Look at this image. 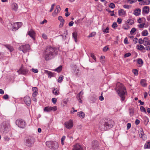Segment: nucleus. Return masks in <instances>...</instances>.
Instances as JSON below:
<instances>
[{"instance_id": "nucleus-15", "label": "nucleus", "mask_w": 150, "mask_h": 150, "mask_svg": "<svg viewBox=\"0 0 150 150\" xmlns=\"http://www.w3.org/2000/svg\"><path fill=\"white\" fill-rule=\"evenodd\" d=\"M139 137L142 138L144 140L146 139V136L144 134L143 130L142 129H141L139 131Z\"/></svg>"}, {"instance_id": "nucleus-35", "label": "nucleus", "mask_w": 150, "mask_h": 150, "mask_svg": "<svg viewBox=\"0 0 150 150\" xmlns=\"http://www.w3.org/2000/svg\"><path fill=\"white\" fill-rule=\"evenodd\" d=\"M137 49L139 50H142L143 49H145V48L144 47L141 45H138L137 47Z\"/></svg>"}, {"instance_id": "nucleus-42", "label": "nucleus", "mask_w": 150, "mask_h": 150, "mask_svg": "<svg viewBox=\"0 0 150 150\" xmlns=\"http://www.w3.org/2000/svg\"><path fill=\"white\" fill-rule=\"evenodd\" d=\"M137 62L139 64H142L143 63V62L141 59H138Z\"/></svg>"}, {"instance_id": "nucleus-50", "label": "nucleus", "mask_w": 150, "mask_h": 150, "mask_svg": "<svg viewBox=\"0 0 150 150\" xmlns=\"http://www.w3.org/2000/svg\"><path fill=\"white\" fill-rule=\"evenodd\" d=\"M115 7V5L113 3H111L109 5V7L112 8H114Z\"/></svg>"}, {"instance_id": "nucleus-19", "label": "nucleus", "mask_w": 150, "mask_h": 150, "mask_svg": "<svg viewBox=\"0 0 150 150\" xmlns=\"http://www.w3.org/2000/svg\"><path fill=\"white\" fill-rule=\"evenodd\" d=\"M28 34L30 35L33 40L35 39V33L34 31L32 30L29 31L28 33Z\"/></svg>"}, {"instance_id": "nucleus-34", "label": "nucleus", "mask_w": 150, "mask_h": 150, "mask_svg": "<svg viewBox=\"0 0 150 150\" xmlns=\"http://www.w3.org/2000/svg\"><path fill=\"white\" fill-rule=\"evenodd\" d=\"M62 69V66H60L56 69H54V71H57L58 72H60Z\"/></svg>"}, {"instance_id": "nucleus-31", "label": "nucleus", "mask_w": 150, "mask_h": 150, "mask_svg": "<svg viewBox=\"0 0 150 150\" xmlns=\"http://www.w3.org/2000/svg\"><path fill=\"white\" fill-rule=\"evenodd\" d=\"M143 41V44L144 45L146 46V45H148V43H149V40L147 38H144Z\"/></svg>"}, {"instance_id": "nucleus-62", "label": "nucleus", "mask_w": 150, "mask_h": 150, "mask_svg": "<svg viewBox=\"0 0 150 150\" xmlns=\"http://www.w3.org/2000/svg\"><path fill=\"white\" fill-rule=\"evenodd\" d=\"M3 98L5 100H6L8 98V96L7 94L4 95L3 97Z\"/></svg>"}, {"instance_id": "nucleus-6", "label": "nucleus", "mask_w": 150, "mask_h": 150, "mask_svg": "<svg viewBox=\"0 0 150 150\" xmlns=\"http://www.w3.org/2000/svg\"><path fill=\"white\" fill-rule=\"evenodd\" d=\"M9 125H7L5 122H3L1 125L0 130L3 133H6L9 131Z\"/></svg>"}, {"instance_id": "nucleus-51", "label": "nucleus", "mask_w": 150, "mask_h": 150, "mask_svg": "<svg viewBox=\"0 0 150 150\" xmlns=\"http://www.w3.org/2000/svg\"><path fill=\"white\" fill-rule=\"evenodd\" d=\"M66 137L65 136H63L61 138V144H62L63 145L64 144V139H65Z\"/></svg>"}, {"instance_id": "nucleus-8", "label": "nucleus", "mask_w": 150, "mask_h": 150, "mask_svg": "<svg viewBox=\"0 0 150 150\" xmlns=\"http://www.w3.org/2000/svg\"><path fill=\"white\" fill-rule=\"evenodd\" d=\"M105 123L108 128V129L112 128L114 124V122L112 120H108L107 122H105Z\"/></svg>"}, {"instance_id": "nucleus-60", "label": "nucleus", "mask_w": 150, "mask_h": 150, "mask_svg": "<svg viewBox=\"0 0 150 150\" xmlns=\"http://www.w3.org/2000/svg\"><path fill=\"white\" fill-rule=\"evenodd\" d=\"M138 42L139 44H143V40L142 38H140L138 40Z\"/></svg>"}, {"instance_id": "nucleus-16", "label": "nucleus", "mask_w": 150, "mask_h": 150, "mask_svg": "<svg viewBox=\"0 0 150 150\" xmlns=\"http://www.w3.org/2000/svg\"><path fill=\"white\" fill-rule=\"evenodd\" d=\"M72 150H83L82 147L79 144H76L74 146Z\"/></svg>"}, {"instance_id": "nucleus-17", "label": "nucleus", "mask_w": 150, "mask_h": 150, "mask_svg": "<svg viewBox=\"0 0 150 150\" xmlns=\"http://www.w3.org/2000/svg\"><path fill=\"white\" fill-rule=\"evenodd\" d=\"M99 144L98 142L95 141L92 143V148L93 149H96L98 146Z\"/></svg>"}, {"instance_id": "nucleus-47", "label": "nucleus", "mask_w": 150, "mask_h": 150, "mask_svg": "<svg viewBox=\"0 0 150 150\" xmlns=\"http://www.w3.org/2000/svg\"><path fill=\"white\" fill-rule=\"evenodd\" d=\"M96 34V33L95 32H93L90 33L88 36V37L89 38L95 36Z\"/></svg>"}, {"instance_id": "nucleus-59", "label": "nucleus", "mask_w": 150, "mask_h": 150, "mask_svg": "<svg viewBox=\"0 0 150 150\" xmlns=\"http://www.w3.org/2000/svg\"><path fill=\"white\" fill-rule=\"evenodd\" d=\"M131 127V124L130 123H129L127 124V129H129Z\"/></svg>"}, {"instance_id": "nucleus-24", "label": "nucleus", "mask_w": 150, "mask_h": 150, "mask_svg": "<svg viewBox=\"0 0 150 150\" xmlns=\"http://www.w3.org/2000/svg\"><path fill=\"white\" fill-rule=\"evenodd\" d=\"M149 8L148 6H145L143 8L142 12L146 14H148L149 13Z\"/></svg>"}, {"instance_id": "nucleus-56", "label": "nucleus", "mask_w": 150, "mask_h": 150, "mask_svg": "<svg viewBox=\"0 0 150 150\" xmlns=\"http://www.w3.org/2000/svg\"><path fill=\"white\" fill-rule=\"evenodd\" d=\"M52 103L55 104L57 102V100L55 98H52Z\"/></svg>"}, {"instance_id": "nucleus-23", "label": "nucleus", "mask_w": 150, "mask_h": 150, "mask_svg": "<svg viewBox=\"0 0 150 150\" xmlns=\"http://www.w3.org/2000/svg\"><path fill=\"white\" fill-rule=\"evenodd\" d=\"M12 8L13 10L15 11H17L18 8V6L17 4L15 3H12L11 5Z\"/></svg>"}, {"instance_id": "nucleus-41", "label": "nucleus", "mask_w": 150, "mask_h": 150, "mask_svg": "<svg viewBox=\"0 0 150 150\" xmlns=\"http://www.w3.org/2000/svg\"><path fill=\"white\" fill-rule=\"evenodd\" d=\"M73 37L74 39H77V33L76 32H74L72 34Z\"/></svg>"}, {"instance_id": "nucleus-48", "label": "nucleus", "mask_w": 150, "mask_h": 150, "mask_svg": "<svg viewBox=\"0 0 150 150\" xmlns=\"http://www.w3.org/2000/svg\"><path fill=\"white\" fill-rule=\"evenodd\" d=\"M50 109L51 111H55L57 110V107L56 106L53 107H50Z\"/></svg>"}, {"instance_id": "nucleus-43", "label": "nucleus", "mask_w": 150, "mask_h": 150, "mask_svg": "<svg viewBox=\"0 0 150 150\" xmlns=\"http://www.w3.org/2000/svg\"><path fill=\"white\" fill-rule=\"evenodd\" d=\"M136 30V29L134 28H132L130 31V33L131 34H132L134 33Z\"/></svg>"}, {"instance_id": "nucleus-10", "label": "nucleus", "mask_w": 150, "mask_h": 150, "mask_svg": "<svg viewBox=\"0 0 150 150\" xmlns=\"http://www.w3.org/2000/svg\"><path fill=\"white\" fill-rule=\"evenodd\" d=\"M22 23L21 22H17L14 23L13 24V28L12 30L13 31L18 29L22 25Z\"/></svg>"}, {"instance_id": "nucleus-18", "label": "nucleus", "mask_w": 150, "mask_h": 150, "mask_svg": "<svg viewBox=\"0 0 150 150\" xmlns=\"http://www.w3.org/2000/svg\"><path fill=\"white\" fill-rule=\"evenodd\" d=\"M99 129L101 131H105L108 129V128L105 125V124L104 123L103 125L100 124L99 125Z\"/></svg>"}, {"instance_id": "nucleus-27", "label": "nucleus", "mask_w": 150, "mask_h": 150, "mask_svg": "<svg viewBox=\"0 0 150 150\" xmlns=\"http://www.w3.org/2000/svg\"><path fill=\"white\" fill-rule=\"evenodd\" d=\"M126 25H132L134 23V21L132 19H128L125 22Z\"/></svg>"}, {"instance_id": "nucleus-13", "label": "nucleus", "mask_w": 150, "mask_h": 150, "mask_svg": "<svg viewBox=\"0 0 150 150\" xmlns=\"http://www.w3.org/2000/svg\"><path fill=\"white\" fill-rule=\"evenodd\" d=\"M24 101L25 103L28 106H29L30 104L31 100L28 96H26L24 97Z\"/></svg>"}, {"instance_id": "nucleus-21", "label": "nucleus", "mask_w": 150, "mask_h": 150, "mask_svg": "<svg viewBox=\"0 0 150 150\" xmlns=\"http://www.w3.org/2000/svg\"><path fill=\"white\" fill-rule=\"evenodd\" d=\"M61 9L60 6L59 5H57L56 7V9L54 10V12L52 13L53 16L55 15L56 14L59 12Z\"/></svg>"}, {"instance_id": "nucleus-7", "label": "nucleus", "mask_w": 150, "mask_h": 150, "mask_svg": "<svg viewBox=\"0 0 150 150\" xmlns=\"http://www.w3.org/2000/svg\"><path fill=\"white\" fill-rule=\"evenodd\" d=\"M30 46L28 44L20 46L18 48L19 50L22 51L23 53H25L30 50Z\"/></svg>"}, {"instance_id": "nucleus-4", "label": "nucleus", "mask_w": 150, "mask_h": 150, "mask_svg": "<svg viewBox=\"0 0 150 150\" xmlns=\"http://www.w3.org/2000/svg\"><path fill=\"white\" fill-rule=\"evenodd\" d=\"M34 142V139L31 137H29L27 138L25 141V145L29 147L33 146Z\"/></svg>"}, {"instance_id": "nucleus-39", "label": "nucleus", "mask_w": 150, "mask_h": 150, "mask_svg": "<svg viewBox=\"0 0 150 150\" xmlns=\"http://www.w3.org/2000/svg\"><path fill=\"white\" fill-rule=\"evenodd\" d=\"M142 3H143V4L144 5H148L150 4V1L149 0H143Z\"/></svg>"}, {"instance_id": "nucleus-55", "label": "nucleus", "mask_w": 150, "mask_h": 150, "mask_svg": "<svg viewBox=\"0 0 150 150\" xmlns=\"http://www.w3.org/2000/svg\"><path fill=\"white\" fill-rule=\"evenodd\" d=\"M31 70L34 73H37L38 72V70L37 69H35L34 68H32L31 69Z\"/></svg>"}, {"instance_id": "nucleus-37", "label": "nucleus", "mask_w": 150, "mask_h": 150, "mask_svg": "<svg viewBox=\"0 0 150 150\" xmlns=\"http://www.w3.org/2000/svg\"><path fill=\"white\" fill-rule=\"evenodd\" d=\"M58 19L60 21L61 23L64 24V20L63 19L62 17L61 16H59L58 17Z\"/></svg>"}, {"instance_id": "nucleus-2", "label": "nucleus", "mask_w": 150, "mask_h": 150, "mask_svg": "<svg viewBox=\"0 0 150 150\" xmlns=\"http://www.w3.org/2000/svg\"><path fill=\"white\" fill-rule=\"evenodd\" d=\"M117 92L121 98L122 101H124L125 99V95L127 94L126 89L124 85L120 83H117L116 88Z\"/></svg>"}, {"instance_id": "nucleus-38", "label": "nucleus", "mask_w": 150, "mask_h": 150, "mask_svg": "<svg viewBox=\"0 0 150 150\" xmlns=\"http://www.w3.org/2000/svg\"><path fill=\"white\" fill-rule=\"evenodd\" d=\"M64 76L63 75L60 76L58 78L57 81L59 83H61L63 80Z\"/></svg>"}, {"instance_id": "nucleus-32", "label": "nucleus", "mask_w": 150, "mask_h": 150, "mask_svg": "<svg viewBox=\"0 0 150 150\" xmlns=\"http://www.w3.org/2000/svg\"><path fill=\"white\" fill-rule=\"evenodd\" d=\"M141 84L144 87H145L146 86V80L145 79H142L140 81Z\"/></svg>"}, {"instance_id": "nucleus-12", "label": "nucleus", "mask_w": 150, "mask_h": 150, "mask_svg": "<svg viewBox=\"0 0 150 150\" xmlns=\"http://www.w3.org/2000/svg\"><path fill=\"white\" fill-rule=\"evenodd\" d=\"M17 72L19 74L25 75L28 72V70L26 68H21L17 71Z\"/></svg>"}, {"instance_id": "nucleus-11", "label": "nucleus", "mask_w": 150, "mask_h": 150, "mask_svg": "<svg viewBox=\"0 0 150 150\" xmlns=\"http://www.w3.org/2000/svg\"><path fill=\"white\" fill-rule=\"evenodd\" d=\"M83 92L82 91H81L77 94L76 96V98L77 100L79 101V103H81L82 102V101L81 100V99L83 98Z\"/></svg>"}, {"instance_id": "nucleus-44", "label": "nucleus", "mask_w": 150, "mask_h": 150, "mask_svg": "<svg viewBox=\"0 0 150 150\" xmlns=\"http://www.w3.org/2000/svg\"><path fill=\"white\" fill-rule=\"evenodd\" d=\"M140 109L142 112H144L145 113H146V110L143 106H141L140 108Z\"/></svg>"}, {"instance_id": "nucleus-40", "label": "nucleus", "mask_w": 150, "mask_h": 150, "mask_svg": "<svg viewBox=\"0 0 150 150\" xmlns=\"http://www.w3.org/2000/svg\"><path fill=\"white\" fill-rule=\"evenodd\" d=\"M148 34V31L146 30H144L142 32V35L143 36H146Z\"/></svg>"}, {"instance_id": "nucleus-9", "label": "nucleus", "mask_w": 150, "mask_h": 150, "mask_svg": "<svg viewBox=\"0 0 150 150\" xmlns=\"http://www.w3.org/2000/svg\"><path fill=\"white\" fill-rule=\"evenodd\" d=\"M64 125L67 128L71 129L73 126V121L70 120L64 123Z\"/></svg>"}, {"instance_id": "nucleus-33", "label": "nucleus", "mask_w": 150, "mask_h": 150, "mask_svg": "<svg viewBox=\"0 0 150 150\" xmlns=\"http://www.w3.org/2000/svg\"><path fill=\"white\" fill-rule=\"evenodd\" d=\"M90 100L92 103H93L96 101V98L95 96H93L90 97Z\"/></svg>"}, {"instance_id": "nucleus-57", "label": "nucleus", "mask_w": 150, "mask_h": 150, "mask_svg": "<svg viewBox=\"0 0 150 150\" xmlns=\"http://www.w3.org/2000/svg\"><path fill=\"white\" fill-rule=\"evenodd\" d=\"M131 55V54L130 53H127L124 55L125 57H128L130 56Z\"/></svg>"}, {"instance_id": "nucleus-26", "label": "nucleus", "mask_w": 150, "mask_h": 150, "mask_svg": "<svg viewBox=\"0 0 150 150\" xmlns=\"http://www.w3.org/2000/svg\"><path fill=\"white\" fill-rule=\"evenodd\" d=\"M118 12L120 16H122L126 14L125 11L122 9H121L119 10Z\"/></svg>"}, {"instance_id": "nucleus-20", "label": "nucleus", "mask_w": 150, "mask_h": 150, "mask_svg": "<svg viewBox=\"0 0 150 150\" xmlns=\"http://www.w3.org/2000/svg\"><path fill=\"white\" fill-rule=\"evenodd\" d=\"M44 71L45 74H47L48 76V77L51 78L54 76V73L47 70H45Z\"/></svg>"}, {"instance_id": "nucleus-45", "label": "nucleus", "mask_w": 150, "mask_h": 150, "mask_svg": "<svg viewBox=\"0 0 150 150\" xmlns=\"http://www.w3.org/2000/svg\"><path fill=\"white\" fill-rule=\"evenodd\" d=\"M123 28L125 30H128L130 28V27L128 25H127L123 26Z\"/></svg>"}, {"instance_id": "nucleus-54", "label": "nucleus", "mask_w": 150, "mask_h": 150, "mask_svg": "<svg viewBox=\"0 0 150 150\" xmlns=\"http://www.w3.org/2000/svg\"><path fill=\"white\" fill-rule=\"evenodd\" d=\"M117 25L116 22H114L112 25V27L113 28H115L117 27Z\"/></svg>"}, {"instance_id": "nucleus-63", "label": "nucleus", "mask_w": 150, "mask_h": 150, "mask_svg": "<svg viewBox=\"0 0 150 150\" xmlns=\"http://www.w3.org/2000/svg\"><path fill=\"white\" fill-rule=\"evenodd\" d=\"M124 43L125 44H128V41L127 38H125L124 40Z\"/></svg>"}, {"instance_id": "nucleus-61", "label": "nucleus", "mask_w": 150, "mask_h": 150, "mask_svg": "<svg viewBox=\"0 0 150 150\" xmlns=\"http://www.w3.org/2000/svg\"><path fill=\"white\" fill-rule=\"evenodd\" d=\"M55 4H54L52 5L51 6V7L50 9V12H51L53 10V9H54V6H55Z\"/></svg>"}, {"instance_id": "nucleus-64", "label": "nucleus", "mask_w": 150, "mask_h": 150, "mask_svg": "<svg viewBox=\"0 0 150 150\" xmlns=\"http://www.w3.org/2000/svg\"><path fill=\"white\" fill-rule=\"evenodd\" d=\"M117 21L119 24H120L122 22V19L120 18H118L117 20Z\"/></svg>"}, {"instance_id": "nucleus-52", "label": "nucleus", "mask_w": 150, "mask_h": 150, "mask_svg": "<svg viewBox=\"0 0 150 150\" xmlns=\"http://www.w3.org/2000/svg\"><path fill=\"white\" fill-rule=\"evenodd\" d=\"M91 56L94 59V60L96 62V58L94 55V54H93L91 53Z\"/></svg>"}, {"instance_id": "nucleus-3", "label": "nucleus", "mask_w": 150, "mask_h": 150, "mask_svg": "<svg viewBox=\"0 0 150 150\" xmlns=\"http://www.w3.org/2000/svg\"><path fill=\"white\" fill-rule=\"evenodd\" d=\"M46 145L52 149H57L58 147V144L56 142L49 141L46 142Z\"/></svg>"}, {"instance_id": "nucleus-29", "label": "nucleus", "mask_w": 150, "mask_h": 150, "mask_svg": "<svg viewBox=\"0 0 150 150\" xmlns=\"http://www.w3.org/2000/svg\"><path fill=\"white\" fill-rule=\"evenodd\" d=\"M150 142H146V143L145 144L144 149H150Z\"/></svg>"}, {"instance_id": "nucleus-28", "label": "nucleus", "mask_w": 150, "mask_h": 150, "mask_svg": "<svg viewBox=\"0 0 150 150\" xmlns=\"http://www.w3.org/2000/svg\"><path fill=\"white\" fill-rule=\"evenodd\" d=\"M77 114L81 118H83L85 116V114L83 112H77Z\"/></svg>"}, {"instance_id": "nucleus-58", "label": "nucleus", "mask_w": 150, "mask_h": 150, "mask_svg": "<svg viewBox=\"0 0 150 150\" xmlns=\"http://www.w3.org/2000/svg\"><path fill=\"white\" fill-rule=\"evenodd\" d=\"M42 38L45 39H47V35L45 34H43L42 35Z\"/></svg>"}, {"instance_id": "nucleus-30", "label": "nucleus", "mask_w": 150, "mask_h": 150, "mask_svg": "<svg viewBox=\"0 0 150 150\" xmlns=\"http://www.w3.org/2000/svg\"><path fill=\"white\" fill-rule=\"evenodd\" d=\"M56 89H57V88H54L52 90V93L54 95L57 96L59 94V92L58 90H56Z\"/></svg>"}, {"instance_id": "nucleus-46", "label": "nucleus", "mask_w": 150, "mask_h": 150, "mask_svg": "<svg viewBox=\"0 0 150 150\" xmlns=\"http://www.w3.org/2000/svg\"><path fill=\"white\" fill-rule=\"evenodd\" d=\"M132 72L135 75H137L138 74V71L136 69H134L132 70Z\"/></svg>"}, {"instance_id": "nucleus-1", "label": "nucleus", "mask_w": 150, "mask_h": 150, "mask_svg": "<svg viewBox=\"0 0 150 150\" xmlns=\"http://www.w3.org/2000/svg\"><path fill=\"white\" fill-rule=\"evenodd\" d=\"M58 50L49 46L47 47L45 50V58L46 61L53 58L57 54Z\"/></svg>"}, {"instance_id": "nucleus-49", "label": "nucleus", "mask_w": 150, "mask_h": 150, "mask_svg": "<svg viewBox=\"0 0 150 150\" xmlns=\"http://www.w3.org/2000/svg\"><path fill=\"white\" fill-rule=\"evenodd\" d=\"M103 32L104 33H109V28L107 27L105 29H104L103 30Z\"/></svg>"}, {"instance_id": "nucleus-5", "label": "nucleus", "mask_w": 150, "mask_h": 150, "mask_svg": "<svg viewBox=\"0 0 150 150\" xmlns=\"http://www.w3.org/2000/svg\"><path fill=\"white\" fill-rule=\"evenodd\" d=\"M16 125L18 127L21 128H24L26 126L25 122L21 119H17L16 122Z\"/></svg>"}, {"instance_id": "nucleus-14", "label": "nucleus", "mask_w": 150, "mask_h": 150, "mask_svg": "<svg viewBox=\"0 0 150 150\" xmlns=\"http://www.w3.org/2000/svg\"><path fill=\"white\" fill-rule=\"evenodd\" d=\"M32 91L33 92L32 94V96L33 98L35 97L38 93V89L36 87H33L32 88Z\"/></svg>"}, {"instance_id": "nucleus-53", "label": "nucleus", "mask_w": 150, "mask_h": 150, "mask_svg": "<svg viewBox=\"0 0 150 150\" xmlns=\"http://www.w3.org/2000/svg\"><path fill=\"white\" fill-rule=\"evenodd\" d=\"M108 49L109 48L108 47L106 46L103 48V51L105 52L107 51Z\"/></svg>"}, {"instance_id": "nucleus-36", "label": "nucleus", "mask_w": 150, "mask_h": 150, "mask_svg": "<svg viewBox=\"0 0 150 150\" xmlns=\"http://www.w3.org/2000/svg\"><path fill=\"white\" fill-rule=\"evenodd\" d=\"M44 110L45 112H50L51 111L50 107L48 106L45 107L44 109Z\"/></svg>"}, {"instance_id": "nucleus-25", "label": "nucleus", "mask_w": 150, "mask_h": 150, "mask_svg": "<svg viewBox=\"0 0 150 150\" xmlns=\"http://www.w3.org/2000/svg\"><path fill=\"white\" fill-rule=\"evenodd\" d=\"M141 11V9L139 8H137L134 11L133 14L135 16H137L140 14Z\"/></svg>"}, {"instance_id": "nucleus-22", "label": "nucleus", "mask_w": 150, "mask_h": 150, "mask_svg": "<svg viewBox=\"0 0 150 150\" xmlns=\"http://www.w3.org/2000/svg\"><path fill=\"white\" fill-rule=\"evenodd\" d=\"M4 46L11 52L13 51L14 50V49L13 47L10 45L6 44L4 45Z\"/></svg>"}]
</instances>
